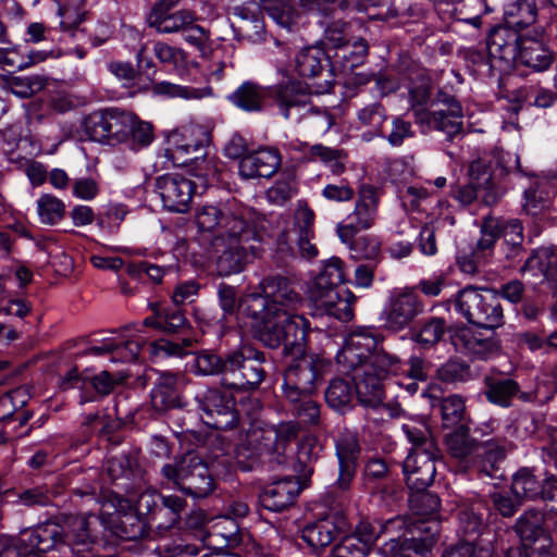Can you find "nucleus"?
Wrapping results in <instances>:
<instances>
[{
    "label": "nucleus",
    "mask_w": 557,
    "mask_h": 557,
    "mask_svg": "<svg viewBox=\"0 0 557 557\" xmlns=\"http://www.w3.org/2000/svg\"><path fill=\"white\" fill-rule=\"evenodd\" d=\"M387 120V113L384 107L379 103H370L358 112V125L360 129H364L362 137L371 140L375 137L384 135L383 126Z\"/></svg>",
    "instance_id": "4c0bfd02"
},
{
    "label": "nucleus",
    "mask_w": 557,
    "mask_h": 557,
    "mask_svg": "<svg viewBox=\"0 0 557 557\" xmlns=\"http://www.w3.org/2000/svg\"><path fill=\"white\" fill-rule=\"evenodd\" d=\"M521 36L506 27L494 29L487 40V52L492 66L508 69L518 58Z\"/></svg>",
    "instance_id": "393cba45"
},
{
    "label": "nucleus",
    "mask_w": 557,
    "mask_h": 557,
    "mask_svg": "<svg viewBox=\"0 0 557 557\" xmlns=\"http://www.w3.org/2000/svg\"><path fill=\"white\" fill-rule=\"evenodd\" d=\"M537 8L534 0H512L504 7L506 28L520 32L536 21Z\"/></svg>",
    "instance_id": "f704fd0d"
},
{
    "label": "nucleus",
    "mask_w": 557,
    "mask_h": 557,
    "mask_svg": "<svg viewBox=\"0 0 557 557\" xmlns=\"http://www.w3.org/2000/svg\"><path fill=\"white\" fill-rule=\"evenodd\" d=\"M403 431L408 441L412 444L411 450H434L438 449L431 436L430 429L424 422L410 421L403 425Z\"/></svg>",
    "instance_id": "5fc2aeb1"
},
{
    "label": "nucleus",
    "mask_w": 557,
    "mask_h": 557,
    "mask_svg": "<svg viewBox=\"0 0 557 557\" xmlns=\"http://www.w3.org/2000/svg\"><path fill=\"white\" fill-rule=\"evenodd\" d=\"M301 491L299 482L293 476L273 481L260 494V503L267 510L280 512L289 508Z\"/></svg>",
    "instance_id": "bb28decb"
},
{
    "label": "nucleus",
    "mask_w": 557,
    "mask_h": 557,
    "mask_svg": "<svg viewBox=\"0 0 557 557\" xmlns=\"http://www.w3.org/2000/svg\"><path fill=\"white\" fill-rule=\"evenodd\" d=\"M455 309L469 323L484 329H496L504 323L503 307L495 289L480 290L468 286L455 297Z\"/></svg>",
    "instance_id": "0eeeda50"
},
{
    "label": "nucleus",
    "mask_w": 557,
    "mask_h": 557,
    "mask_svg": "<svg viewBox=\"0 0 557 557\" xmlns=\"http://www.w3.org/2000/svg\"><path fill=\"white\" fill-rule=\"evenodd\" d=\"M296 71L302 77H324L320 85L322 91H329L334 82L330 58L320 46H309L301 49L296 55Z\"/></svg>",
    "instance_id": "4be33fe9"
},
{
    "label": "nucleus",
    "mask_w": 557,
    "mask_h": 557,
    "mask_svg": "<svg viewBox=\"0 0 557 557\" xmlns=\"http://www.w3.org/2000/svg\"><path fill=\"white\" fill-rule=\"evenodd\" d=\"M446 332V322L443 318H431L423 322L414 341L423 348L435 346Z\"/></svg>",
    "instance_id": "052dcab7"
},
{
    "label": "nucleus",
    "mask_w": 557,
    "mask_h": 557,
    "mask_svg": "<svg viewBox=\"0 0 557 557\" xmlns=\"http://www.w3.org/2000/svg\"><path fill=\"white\" fill-rule=\"evenodd\" d=\"M267 14L282 28L292 30L299 24L300 13L292 5V0H261Z\"/></svg>",
    "instance_id": "79ce46f5"
},
{
    "label": "nucleus",
    "mask_w": 557,
    "mask_h": 557,
    "mask_svg": "<svg viewBox=\"0 0 557 557\" xmlns=\"http://www.w3.org/2000/svg\"><path fill=\"white\" fill-rule=\"evenodd\" d=\"M282 157L274 148H262L248 153L239 162V174L244 178L271 177L281 166Z\"/></svg>",
    "instance_id": "cd10ccee"
},
{
    "label": "nucleus",
    "mask_w": 557,
    "mask_h": 557,
    "mask_svg": "<svg viewBox=\"0 0 557 557\" xmlns=\"http://www.w3.org/2000/svg\"><path fill=\"white\" fill-rule=\"evenodd\" d=\"M273 432L270 429L250 426L239 438L235 454L237 463L243 470H251L261 457L269 455L275 461L273 454Z\"/></svg>",
    "instance_id": "f3484780"
},
{
    "label": "nucleus",
    "mask_w": 557,
    "mask_h": 557,
    "mask_svg": "<svg viewBox=\"0 0 557 557\" xmlns=\"http://www.w3.org/2000/svg\"><path fill=\"white\" fill-rule=\"evenodd\" d=\"M381 344L372 329L358 327L347 335L345 345L336 356L337 362L355 373Z\"/></svg>",
    "instance_id": "a211bd4d"
},
{
    "label": "nucleus",
    "mask_w": 557,
    "mask_h": 557,
    "mask_svg": "<svg viewBox=\"0 0 557 557\" xmlns=\"http://www.w3.org/2000/svg\"><path fill=\"white\" fill-rule=\"evenodd\" d=\"M313 394L298 393L295 399L289 393L282 394L290 413L298 419L299 424L317 425L320 422V405L312 398Z\"/></svg>",
    "instance_id": "e433bc0d"
},
{
    "label": "nucleus",
    "mask_w": 557,
    "mask_h": 557,
    "mask_svg": "<svg viewBox=\"0 0 557 557\" xmlns=\"http://www.w3.org/2000/svg\"><path fill=\"white\" fill-rule=\"evenodd\" d=\"M269 95V88H264L252 82L243 83L232 95L230 101L247 112H259Z\"/></svg>",
    "instance_id": "c9c22d12"
},
{
    "label": "nucleus",
    "mask_w": 557,
    "mask_h": 557,
    "mask_svg": "<svg viewBox=\"0 0 557 557\" xmlns=\"http://www.w3.org/2000/svg\"><path fill=\"white\" fill-rule=\"evenodd\" d=\"M493 330L465 326L455 331L451 335V343L460 352L473 359L486 360L498 355L500 350V343Z\"/></svg>",
    "instance_id": "2eb2a0df"
},
{
    "label": "nucleus",
    "mask_w": 557,
    "mask_h": 557,
    "mask_svg": "<svg viewBox=\"0 0 557 557\" xmlns=\"http://www.w3.org/2000/svg\"><path fill=\"white\" fill-rule=\"evenodd\" d=\"M23 535L29 546L42 553L66 545L75 557H98L101 547L100 541L92 534L91 522L84 516L69 518L64 527L46 523Z\"/></svg>",
    "instance_id": "39448f33"
},
{
    "label": "nucleus",
    "mask_w": 557,
    "mask_h": 557,
    "mask_svg": "<svg viewBox=\"0 0 557 557\" xmlns=\"http://www.w3.org/2000/svg\"><path fill=\"white\" fill-rule=\"evenodd\" d=\"M437 534H413L410 537L389 539L387 553L389 557H423L435 543Z\"/></svg>",
    "instance_id": "72a5a7b5"
},
{
    "label": "nucleus",
    "mask_w": 557,
    "mask_h": 557,
    "mask_svg": "<svg viewBox=\"0 0 557 557\" xmlns=\"http://www.w3.org/2000/svg\"><path fill=\"white\" fill-rule=\"evenodd\" d=\"M369 552V548L351 534L342 539V541L335 545L332 550L333 557H364Z\"/></svg>",
    "instance_id": "774afa93"
},
{
    "label": "nucleus",
    "mask_w": 557,
    "mask_h": 557,
    "mask_svg": "<svg viewBox=\"0 0 557 557\" xmlns=\"http://www.w3.org/2000/svg\"><path fill=\"white\" fill-rule=\"evenodd\" d=\"M462 117L460 102L454 96L438 91L431 101L430 112H417V124L424 132H442L448 140H453L463 132Z\"/></svg>",
    "instance_id": "f8f14e48"
},
{
    "label": "nucleus",
    "mask_w": 557,
    "mask_h": 557,
    "mask_svg": "<svg viewBox=\"0 0 557 557\" xmlns=\"http://www.w3.org/2000/svg\"><path fill=\"white\" fill-rule=\"evenodd\" d=\"M543 36V29L536 30L535 37L522 35L519 42L520 62L537 72L547 70L554 61V54L545 45Z\"/></svg>",
    "instance_id": "c85d7f7f"
},
{
    "label": "nucleus",
    "mask_w": 557,
    "mask_h": 557,
    "mask_svg": "<svg viewBox=\"0 0 557 557\" xmlns=\"http://www.w3.org/2000/svg\"><path fill=\"white\" fill-rule=\"evenodd\" d=\"M400 369V358L387 351L382 344L357 368L352 380L356 393L364 406L376 408L383 400V381Z\"/></svg>",
    "instance_id": "423d86ee"
},
{
    "label": "nucleus",
    "mask_w": 557,
    "mask_h": 557,
    "mask_svg": "<svg viewBox=\"0 0 557 557\" xmlns=\"http://www.w3.org/2000/svg\"><path fill=\"white\" fill-rule=\"evenodd\" d=\"M297 194V183L293 174L281 175L274 184L268 188L265 196L270 203L284 206Z\"/></svg>",
    "instance_id": "13d9d810"
},
{
    "label": "nucleus",
    "mask_w": 557,
    "mask_h": 557,
    "mask_svg": "<svg viewBox=\"0 0 557 557\" xmlns=\"http://www.w3.org/2000/svg\"><path fill=\"white\" fill-rule=\"evenodd\" d=\"M409 100L411 110L413 112L414 121L417 122V112L431 111V89L426 79L422 78L409 88Z\"/></svg>",
    "instance_id": "69168bd1"
},
{
    "label": "nucleus",
    "mask_w": 557,
    "mask_h": 557,
    "mask_svg": "<svg viewBox=\"0 0 557 557\" xmlns=\"http://www.w3.org/2000/svg\"><path fill=\"white\" fill-rule=\"evenodd\" d=\"M381 535H389L391 539L404 540L407 535L424 533L438 534V522L435 520H411L405 516H397L385 522L379 523Z\"/></svg>",
    "instance_id": "7c9ffc66"
},
{
    "label": "nucleus",
    "mask_w": 557,
    "mask_h": 557,
    "mask_svg": "<svg viewBox=\"0 0 557 557\" xmlns=\"http://www.w3.org/2000/svg\"><path fill=\"white\" fill-rule=\"evenodd\" d=\"M196 22V15L191 11L180 10L171 14L159 15L151 23L160 34L183 33L188 25Z\"/></svg>",
    "instance_id": "de8ad7c7"
},
{
    "label": "nucleus",
    "mask_w": 557,
    "mask_h": 557,
    "mask_svg": "<svg viewBox=\"0 0 557 557\" xmlns=\"http://www.w3.org/2000/svg\"><path fill=\"white\" fill-rule=\"evenodd\" d=\"M441 411L443 425L445 428L467 426V411L465 399L457 394L448 395L438 399L436 405Z\"/></svg>",
    "instance_id": "a19ab883"
},
{
    "label": "nucleus",
    "mask_w": 557,
    "mask_h": 557,
    "mask_svg": "<svg viewBox=\"0 0 557 557\" xmlns=\"http://www.w3.org/2000/svg\"><path fill=\"white\" fill-rule=\"evenodd\" d=\"M271 430L274 438L273 454L275 455V462L283 465L286 462L287 446L298 437L300 424L296 421H285Z\"/></svg>",
    "instance_id": "a18cd8bd"
},
{
    "label": "nucleus",
    "mask_w": 557,
    "mask_h": 557,
    "mask_svg": "<svg viewBox=\"0 0 557 557\" xmlns=\"http://www.w3.org/2000/svg\"><path fill=\"white\" fill-rule=\"evenodd\" d=\"M161 474L168 483L195 498L208 496L214 487L208 466L194 454H187L173 463L163 465Z\"/></svg>",
    "instance_id": "6e6552de"
},
{
    "label": "nucleus",
    "mask_w": 557,
    "mask_h": 557,
    "mask_svg": "<svg viewBox=\"0 0 557 557\" xmlns=\"http://www.w3.org/2000/svg\"><path fill=\"white\" fill-rule=\"evenodd\" d=\"M552 193L544 183L535 182L523 193L522 211L531 216L544 215L550 208Z\"/></svg>",
    "instance_id": "58836bf2"
},
{
    "label": "nucleus",
    "mask_w": 557,
    "mask_h": 557,
    "mask_svg": "<svg viewBox=\"0 0 557 557\" xmlns=\"http://www.w3.org/2000/svg\"><path fill=\"white\" fill-rule=\"evenodd\" d=\"M29 394L24 387L12 389L0 397V419L7 420L26 406Z\"/></svg>",
    "instance_id": "0e129e2a"
},
{
    "label": "nucleus",
    "mask_w": 557,
    "mask_h": 557,
    "mask_svg": "<svg viewBox=\"0 0 557 557\" xmlns=\"http://www.w3.org/2000/svg\"><path fill=\"white\" fill-rule=\"evenodd\" d=\"M209 143L210 133L205 126L190 125L184 128L183 143L173 149L176 162L194 166L191 174L199 180L202 190L208 187L210 178L216 175V168L206 152ZM156 187L169 211L183 213L188 210L198 184L182 174H164L157 178Z\"/></svg>",
    "instance_id": "7ed1b4c3"
},
{
    "label": "nucleus",
    "mask_w": 557,
    "mask_h": 557,
    "mask_svg": "<svg viewBox=\"0 0 557 557\" xmlns=\"http://www.w3.org/2000/svg\"><path fill=\"white\" fill-rule=\"evenodd\" d=\"M440 449L410 450L403 463L406 483L410 491L424 492L433 483Z\"/></svg>",
    "instance_id": "6ab92c4d"
},
{
    "label": "nucleus",
    "mask_w": 557,
    "mask_h": 557,
    "mask_svg": "<svg viewBox=\"0 0 557 557\" xmlns=\"http://www.w3.org/2000/svg\"><path fill=\"white\" fill-rule=\"evenodd\" d=\"M314 211L305 200H298L293 213L292 225L281 232L277 244L282 251L299 255L305 259H312L318 249L312 239L314 237Z\"/></svg>",
    "instance_id": "9b49d317"
},
{
    "label": "nucleus",
    "mask_w": 557,
    "mask_h": 557,
    "mask_svg": "<svg viewBox=\"0 0 557 557\" xmlns=\"http://www.w3.org/2000/svg\"><path fill=\"white\" fill-rule=\"evenodd\" d=\"M446 443L449 454L460 461H468L469 458L475 457L479 445V443L469 435L467 426L459 428L447 435Z\"/></svg>",
    "instance_id": "49530a36"
},
{
    "label": "nucleus",
    "mask_w": 557,
    "mask_h": 557,
    "mask_svg": "<svg viewBox=\"0 0 557 557\" xmlns=\"http://www.w3.org/2000/svg\"><path fill=\"white\" fill-rule=\"evenodd\" d=\"M409 498L410 508L414 515L422 518H431L437 513L440 509V498L431 493L412 491Z\"/></svg>",
    "instance_id": "e2e57ef3"
},
{
    "label": "nucleus",
    "mask_w": 557,
    "mask_h": 557,
    "mask_svg": "<svg viewBox=\"0 0 557 557\" xmlns=\"http://www.w3.org/2000/svg\"><path fill=\"white\" fill-rule=\"evenodd\" d=\"M193 371L197 375L208 376L222 374L226 376V358L222 359L219 355L209 350L198 352L194 359Z\"/></svg>",
    "instance_id": "4d7b16f0"
},
{
    "label": "nucleus",
    "mask_w": 557,
    "mask_h": 557,
    "mask_svg": "<svg viewBox=\"0 0 557 557\" xmlns=\"http://www.w3.org/2000/svg\"><path fill=\"white\" fill-rule=\"evenodd\" d=\"M269 96L274 101L280 114L288 121L300 117V113L310 104L309 87L295 78L269 87Z\"/></svg>",
    "instance_id": "dca6fc26"
},
{
    "label": "nucleus",
    "mask_w": 557,
    "mask_h": 557,
    "mask_svg": "<svg viewBox=\"0 0 557 557\" xmlns=\"http://www.w3.org/2000/svg\"><path fill=\"white\" fill-rule=\"evenodd\" d=\"M345 527V521L336 517H325L307 524L301 531V539L313 549L329 546Z\"/></svg>",
    "instance_id": "c756f323"
},
{
    "label": "nucleus",
    "mask_w": 557,
    "mask_h": 557,
    "mask_svg": "<svg viewBox=\"0 0 557 557\" xmlns=\"http://www.w3.org/2000/svg\"><path fill=\"white\" fill-rule=\"evenodd\" d=\"M152 91L156 95L168 96L171 98H183L186 100L202 99L211 95V89L195 88L188 86H182L170 82H160L152 86Z\"/></svg>",
    "instance_id": "864d4df0"
},
{
    "label": "nucleus",
    "mask_w": 557,
    "mask_h": 557,
    "mask_svg": "<svg viewBox=\"0 0 557 557\" xmlns=\"http://www.w3.org/2000/svg\"><path fill=\"white\" fill-rule=\"evenodd\" d=\"M177 382L176 374L163 372L159 375L151 391V405L157 411L163 412L181 406Z\"/></svg>",
    "instance_id": "473e14b6"
},
{
    "label": "nucleus",
    "mask_w": 557,
    "mask_h": 557,
    "mask_svg": "<svg viewBox=\"0 0 557 557\" xmlns=\"http://www.w3.org/2000/svg\"><path fill=\"white\" fill-rule=\"evenodd\" d=\"M511 491L517 498H546V481L542 482L527 468L520 469L512 478Z\"/></svg>",
    "instance_id": "ea45409f"
},
{
    "label": "nucleus",
    "mask_w": 557,
    "mask_h": 557,
    "mask_svg": "<svg viewBox=\"0 0 557 557\" xmlns=\"http://www.w3.org/2000/svg\"><path fill=\"white\" fill-rule=\"evenodd\" d=\"M520 392L518 383L511 379L488 382L485 392L488 401L502 407H509L511 399Z\"/></svg>",
    "instance_id": "603ef678"
},
{
    "label": "nucleus",
    "mask_w": 557,
    "mask_h": 557,
    "mask_svg": "<svg viewBox=\"0 0 557 557\" xmlns=\"http://www.w3.org/2000/svg\"><path fill=\"white\" fill-rule=\"evenodd\" d=\"M356 260H376L381 253V243L373 235H352L349 240L343 242Z\"/></svg>",
    "instance_id": "8fccbe9b"
},
{
    "label": "nucleus",
    "mask_w": 557,
    "mask_h": 557,
    "mask_svg": "<svg viewBox=\"0 0 557 557\" xmlns=\"http://www.w3.org/2000/svg\"><path fill=\"white\" fill-rule=\"evenodd\" d=\"M334 445L338 461V478L336 483L342 490H347L355 478L361 454L358 433L354 430L344 429L336 435Z\"/></svg>",
    "instance_id": "aec40b11"
},
{
    "label": "nucleus",
    "mask_w": 557,
    "mask_h": 557,
    "mask_svg": "<svg viewBox=\"0 0 557 557\" xmlns=\"http://www.w3.org/2000/svg\"><path fill=\"white\" fill-rule=\"evenodd\" d=\"M516 153L495 150L488 160L476 159L469 166V183L456 186L453 197L462 206L480 199L486 206L497 203L506 194L503 180L519 169Z\"/></svg>",
    "instance_id": "20e7f679"
},
{
    "label": "nucleus",
    "mask_w": 557,
    "mask_h": 557,
    "mask_svg": "<svg viewBox=\"0 0 557 557\" xmlns=\"http://www.w3.org/2000/svg\"><path fill=\"white\" fill-rule=\"evenodd\" d=\"M356 393V385L344 379L332 380L325 391V400L330 407L341 410L350 405Z\"/></svg>",
    "instance_id": "3c124183"
},
{
    "label": "nucleus",
    "mask_w": 557,
    "mask_h": 557,
    "mask_svg": "<svg viewBox=\"0 0 557 557\" xmlns=\"http://www.w3.org/2000/svg\"><path fill=\"white\" fill-rule=\"evenodd\" d=\"M37 212L42 224L53 225L64 218L65 205L55 196L44 194L37 200Z\"/></svg>",
    "instance_id": "6e6d98bb"
},
{
    "label": "nucleus",
    "mask_w": 557,
    "mask_h": 557,
    "mask_svg": "<svg viewBox=\"0 0 557 557\" xmlns=\"http://www.w3.org/2000/svg\"><path fill=\"white\" fill-rule=\"evenodd\" d=\"M259 292L244 297L240 308L251 319L257 338L267 347L281 346L286 352L300 351L306 344L309 321L294 313L302 305L295 285L281 275L263 278Z\"/></svg>",
    "instance_id": "f257e3e1"
},
{
    "label": "nucleus",
    "mask_w": 557,
    "mask_h": 557,
    "mask_svg": "<svg viewBox=\"0 0 557 557\" xmlns=\"http://www.w3.org/2000/svg\"><path fill=\"white\" fill-rule=\"evenodd\" d=\"M198 408L202 411L205 424L215 430H232L239 423V411L233 397L216 388H208L196 396Z\"/></svg>",
    "instance_id": "ddd939ff"
},
{
    "label": "nucleus",
    "mask_w": 557,
    "mask_h": 557,
    "mask_svg": "<svg viewBox=\"0 0 557 557\" xmlns=\"http://www.w3.org/2000/svg\"><path fill=\"white\" fill-rule=\"evenodd\" d=\"M510 449L511 443L505 437H495L479 443L474 457L479 471L492 479L503 478L500 463Z\"/></svg>",
    "instance_id": "a878e982"
},
{
    "label": "nucleus",
    "mask_w": 557,
    "mask_h": 557,
    "mask_svg": "<svg viewBox=\"0 0 557 557\" xmlns=\"http://www.w3.org/2000/svg\"><path fill=\"white\" fill-rule=\"evenodd\" d=\"M265 357L251 346H244L226 356V376L223 386L231 389H256L265 379Z\"/></svg>",
    "instance_id": "9d476101"
},
{
    "label": "nucleus",
    "mask_w": 557,
    "mask_h": 557,
    "mask_svg": "<svg viewBox=\"0 0 557 557\" xmlns=\"http://www.w3.org/2000/svg\"><path fill=\"white\" fill-rule=\"evenodd\" d=\"M186 507V502L178 496L170 495L162 497V507L152 511V520L160 521L163 516H169L168 523L164 528H170L177 524L181 520V515ZM159 527H163L159 523Z\"/></svg>",
    "instance_id": "680f3d73"
},
{
    "label": "nucleus",
    "mask_w": 557,
    "mask_h": 557,
    "mask_svg": "<svg viewBox=\"0 0 557 557\" xmlns=\"http://www.w3.org/2000/svg\"><path fill=\"white\" fill-rule=\"evenodd\" d=\"M309 298L319 315L326 314L343 322H348L354 318L355 296L348 289H329L323 294L310 292Z\"/></svg>",
    "instance_id": "5701e85b"
},
{
    "label": "nucleus",
    "mask_w": 557,
    "mask_h": 557,
    "mask_svg": "<svg viewBox=\"0 0 557 557\" xmlns=\"http://www.w3.org/2000/svg\"><path fill=\"white\" fill-rule=\"evenodd\" d=\"M346 272L344 270V262L337 258L332 257L326 261L320 274L315 277L310 292H326L329 289H337L336 287L344 283Z\"/></svg>",
    "instance_id": "37998d69"
},
{
    "label": "nucleus",
    "mask_w": 557,
    "mask_h": 557,
    "mask_svg": "<svg viewBox=\"0 0 557 557\" xmlns=\"http://www.w3.org/2000/svg\"><path fill=\"white\" fill-rule=\"evenodd\" d=\"M129 331L124 329L117 337L106 338L99 345L89 348V352L95 356L110 355L113 362H133L136 361L144 349L146 338L137 331L134 334H125Z\"/></svg>",
    "instance_id": "412c9836"
},
{
    "label": "nucleus",
    "mask_w": 557,
    "mask_h": 557,
    "mask_svg": "<svg viewBox=\"0 0 557 557\" xmlns=\"http://www.w3.org/2000/svg\"><path fill=\"white\" fill-rule=\"evenodd\" d=\"M515 531L521 539L523 546L534 543H548L552 539L545 523V513L541 510L524 511L516 521Z\"/></svg>",
    "instance_id": "2f4dec72"
},
{
    "label": "nucleus",
    "mask_w": 557,
    "mask_h": 557,
    "mask_svg": "<svg viewBox=\"0 0 557 557\" xmlns=\"http://www.w3.org/2000/svg\"><path fill=\"white\" fill-rule=\"evenodd\" d=\"M304 349L305 346L300 351L286 352L284 349L286 355H300L289 363L283 376L282 394L289 393L293 399L298 393L314 394L330 368L326 359L315 354H304Z\"/></svg>",
    "instance_id": "1a4fd4ad"
},
{
    "label": "nucleus",
    "mask_w": 557,
    "mask_h": 557,
    "mask_svg": "<svg viewBox=\"0 0 557 557\" xmlns=\"http://www.w3.org/2000/svg\"><path fill=\"white\" fill-rule=\"evenodd\" d=\"M5 88L18 98H29L47 86V78L41 75L10 76L5 81Z\"/></svg>",
    "instance_id": "09e8293b"
},
{
    "label": "nucleus",
    "mask_w": 557,
    "mask_h": 557,
    "mask_svg": "<svg viewBox=\"0 0 557 557\" xmlns=\"http://www.w3.org/2000/svg\"><path fill=\"white\" fill-rule=\"evenodd\" d=\"M248 211L236 201L222 207L203 206L196 215L200 242L215 258L219 275L243 271L249 257L256 255V233L247 219Z\"/></svg>",
    "instance_id": "f03ea898"
},
{
    "label": "nucleus",
    "mask_w": 557,
    "mask_h": 557,
    "mask_svg": "<svg viewBox=\"0 0 557 557\" xmlns=\"http://www.w3.org/2000/svg\"><path fill=\"white\" fill-rule=\"evenodd\" d=\"M110 141L122 143L129 138L134 115L117 109H108Z\"/></svg>",
    "instance_id": "bf43d9fd"
},
{
    "label": "nucleus",
    "mask_w": 557,
    "mask_h": 557,
    "mask_svg": "<svg viewBox=\"0 0 557 557\" xmlns=\"http://www.w3.org/2000/svg\"><path fill=\"white\" fill-rule=\"evenodd\" d=\"M423 311L424 305L416 294L400 293L391 300L386 311L385 326L393 332H399Z\"/></svg>",
    "instance_id": "b1692460"
},
{
    "label": "nucleus",
    "mask_w": 557,
    "mask_h": 557,
    "mask_svg": "<svg viewBox=\"0 0 557 557\" xmlns=\"http://www.w3.org/2000/svg\"><path fill=\"white\" fill-rule=\"evenodd\" d=\"M299 124L301 129L311 134H325L334 124L333 116L326 111L311 103L300 113L299 119L293 121Z\"/></svg>",
    "instance_id": "c03bdc74"
},
{
    "label": "nucleus",
    "mask_w": 557,
    "mask_h": 557,
    "mask_svg": "<svg viewBox=\"0 0 557 557\" xmlns=\"http://www.w3.org/2000/svg\"><path fill=\"white\" fill-rule=\"evenodd\" d=\"M156 58L164 64H171L176 70H184L186 66V53L183 49L170 46L162 41L153 45Z\"/></svg>",
    "instance_id": "338daca9"
},
{
    "label": "nucleus",
    "mask_w": 557,
    "mask_h": 557,
    "mask_svg": "<svg viewBox=\"0 0 557 557\" xmlns=\"http://www.w3.org/2000/svg\"><path fill=\"white\" fill-rule=\"evenodd\" d=\"M379 200V191L374 186L363 184L359 187L352 212L336 226L341 242L349 240L352 235H357L358 232L368 230L374 224Z\"/></svg>",
    "instance_id": "4468645a"
}]
</instances>
